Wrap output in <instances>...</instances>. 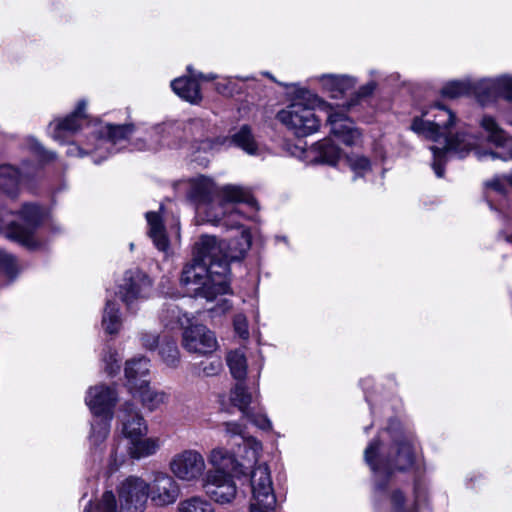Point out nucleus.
<instances>
[{
	"label": "nucleus",
	"instance_id": "1",
	"mask_svg": "<svg viewBox=\"0 0 512 512\" xmlns=\"http://www.w3.org/2000/svg\"><path fill=\"white\" fill-rule=\"evenodd\" d=\"M251 246V236L243 230L228 244L213 235H201L194 244L193 259L185 265L181 285L195 298L213 301L229 291V264L242 259Z\"/></svg>",
	"mask_w": 512,
	"mask_h": 512
},
{
	"label": "nucleus",
	"instance_id": "2",
	"mask_svg": "<svg viewBox=\"0 0 512 512\" xmlns=\"http://www.w3.org/2000/svg\"><path fill=\"white\" fill-rule=\"evenodd\" d=\"M415 457V445L406 437L396 440L387 452L384 451L381 439L376 438L364 451L365 461L374 474L375 497L387 500L391 512H411L403 492L392 487L391 475L393 471L412 468Z\"/></svg>",
	"mask_w": 512,
	"mask_h": 512
},
{
	"label": "nucleus",
	"instance_id": "3",
	"mask_svg": "<svg viewBox=\"0 0 512 512\" xmlns=\"http://www.w3.org/2000/svg\"><path fill=\"white\" fill-rule=\"evenodd\" d=\"M320 108L327 114L331 133L346 145H354L360 138V132L347 116L316 94L302 91L287 107L278 112V120L296 136L305 137L318 131L320 119L315 109Z\"/></svg>",
	"mask_w": 512,
	"mask_h": 512
},
{
	"label": "nucleus",
	"instance_id": "4",
	"mask_svg": "<svg viewBox=\"0 0 512 512\" xmlns=\"http://www.w3.org/2000/svg\"><path fill=\"white\" fill-rule=\"evenodd\" d=\"M455 114L441 104H435L425 111L421 118H415L411 129L425 138L443 143L442 147L431 146L433 153L432 168L437 177L444 175L443 164L448 154L464 158L474 146L473 135L457 133L451 137V128L455 124Z\"/></svg>",
	"mask_w": 512,
	"mask_h": 512
},
{
	"label": "nucleus",
	"instance_id": "5",
	"mask_svg": "<svg viewBox=\"0 0 512 512\" xmlns=\"http://www.w3.org/2000/svg\"><path fill=\"white\" fill-rule=\"evenodd\" d=\"M216 187L213 181L205 176L197 177L190 182L189 196L197 204L198 212L206 214L207 221L215 225H223L227 228L240 227L243 215L235 206L236 203L256 205V200L249 191L234 185H227L217 193L218 198H213Z\"/></svg>",
	"mask_w": 512,
	"mask_h": 512
},
{
	"label": "nucleus",
	"instance_id": "6",
	"mask_svg": "<svg viewBox=\"0 0 512 512\" xmlns=\"http://www.w3.org/2000/svg\"><path fill=\"white\" fill-rule=\"evenodd\" d=\"M208 460L215 469L206 474L203 483L206 494L219 504L230 503L237 494V486L230 473L239 475L234 457L224 448H215Z\"/></svg>",
	"mask_w": 512,
	"mask_h": 512
},
{
	"label": "nucleus",
	"instance_id": "7",
	"mask_svg": "<svg viewBox=\"0 0 512 512\" xmlns=\"http://www.w3.org/2000/svg\"><path fill=\"white\" fill-rule=\"evenodd\" d=\"M148 483L140 477L130 476L118 486V501L106 491L95 505L86 506L84 512H144L148 501Z\"/></svg>",
	"mask_w": 512,
	"mask_h": 512
},
{
	"label": "nucleus",
	"instance_id": "8",
	"mask_svg": "<svg viewBox=\"0 0 512 512\" xmlns=\"http://www.w3.org/2000/svg\"><path fill=\"white\" fill-rule=\"evenodd\" d=\"M479 127L483 140L495 148L503 149V151L496 152L491 149H479L477 148L478 139L473 136L475 140L471 151H475L477 158L479 160L485 158L500 159L505 162L512 160V136L501 127L496 118L489 114L482 115L479 119Z\"/></svg>",
	"mask_w": 512,
	"mask_h": 512
},
{
	"label": "nucleus",
	"instance_id": "9",
	"mask_svg": "<svg viewBox=\"0 0 512 512\" xmlns=\"http://www.w3.org/2000/svg\"><path fill=\"white\" fill-rule=\"evenodd\" d=\"M252 500L250 512H270L275 509L276 496L269 467L258 465L251 472Z\"/></svg>",
	"mask_w": 512,
	"mask_h": 512
},
{
	"label": "nucleus",
	"instance_id": "10",
	"mask_svg": "<svg viewBox=\"0 0 512 512\" xmlns=\"http://www.w3.org/2000/svg\"><path fill=\"white\" fill-rule=\"evenodd\" d=\"M169 468L171 473L180 481L195 483L203 479L206 462L200 452L187 449L172 457Z\"/></svg>",
	"mask_w": 512,
	"mask_h": 512
},
{
	"label": "nucleus",
	"instance_id": "11",
	"mask_svg": "<svg viewBox=\"0 0 512 512\" xmlns=\"http://www.w3.org/2000/svg\"><path fill=\"white\" fill-rule=\"evenodd\" d=\"M151 288L150 278L143 271L135 268L125 272L117 294L127 308L132 309L138 301L149 296Z\"/></svg>",
	"mask_w": 512,
	"mask_h": 512
},
{
	"label": "nucleus",
	"instance_id": "12",
	"mask_svg": "<svg viewBox=\"0 0 512 512\" xmlns=\"http://www.w3.org/2000/svg\"><path fill=\"white\" fill-rule=\"evenodd\" d=\"M134 132L133 124H105L98 128L93 141L95 150L98 151L99 157L93 158L94 163L99 164L111 154V147L127 140Z\"/></svg>",
	"mask_w": 512,
	"mask_h": 512
},
{
	"label": "nucleus",
	"instance_id": "13",
	"mask_svg": "<svg viewBox=\"0 0 512 512\" xmlns=\"http://www.w3.org/2000/svg\"><path fill=\"white\" fill-rule=\"evenodd\" d=\"M182 346L190 353L208 355L218 348L214 332L202 324H189L182 335Z\"/></svg>",
	"mask_w": 512,
	"mask_h": 512
},
{
	"label": "nucleus",
	"instance_id": "14",
	"mask_svg": "<svg viewBox=\"0 0 512 512\" xmlns=\"http://www.w3.org/2000/svg\"><path fill=\"white\" fill-rule=\"evenodd\" d=\"M148 498L156 506L173 504L179 495V486L174 478L167 473L157 472L148 483Z\"/></svg>",
	"mask_w": 512,
	"mask_h": 512
},
{
	"label": "nucleus",
	"instance_id": "15",
	"mask_svg": "<svg viewBox=\"0 0 512 512\" xmlns=\"http://www.w3.org/2000/svg\"><path fill=\"white\" fill-rule=\"evenodd\" d=\"M235 446L234 453L229 454L234 457L239 475H245L247 471L255 464L262 451V445L254 437H241L240 441L232 443Z\"/></svg>",
	"mask_w": 512,
	"mask_h": 512
},
{
	"label": "nucleus",
	"instance_id": "16",
	"mask_svg": "<svg viewBox=\"0 0 512 512\" xmlns=\"http://www.w3.org/2000/svg\"><path fill=\"white\" fill-rule=\"evenodd\" d=\"M477 95L482 105H487L490 98L502 96L512 100V76L502 75L497 78L483 79L477 86Z\"/></svg>",
	"mask_w": 512,
	"mask_h": 512
},
{
	"label": "nucleus",
	"instance_id": "17",
	"mask_svg": "<svg viewBox=\"0 0 512 512\" xmlns=\"http://www.w3.org/2000/svg\"><path fill=\"white\" fill-rule=\"evenodd\" d=\"M117 396L113 388L96 385L89 388L85 402L94 416L112 415Z\"/></svg>",
	"mask_w": 512,
	"mask_h": 512
},
{
	"label": "nucleus",
	"instance_id": "18",
	"mask_svg": "<svg viewBox=\"0 0 512 512\" xmlns=\"http://www.w3.org/2000/svg\"><path fill=\"white\" fill-rule=\"evenodd\" d=\"M122 433L129 441L138 436H146L147 425L144 418L132 404H126L121 412Z\"/></svg>",
	"mask_w": 512,
	"mask_h": 512
},
{
	"label": "nucleus",
	"instance_id": "19",
	"mask_svg": "<svg viewBox=\"0 0 512 512\" xmlns=\"http://www.w3.org/2000/svg\"><path fill=\"white\" fill-rule=\"evenodd\" d=\"M85 108L86 103L84 101H81L79 102L76 110L71 115L52 123V137L57 141H63L67 135L73 134L78 129H80L81 122L85 118Z\"/></svg>",
	"mask_w": 512,
	"mask_h": 512
},
{
	"label": "nucleus",
	"instance_id": "20",
	"mask_svg": "<svg viewBox=\"0 0 512 512\" xmlns=\"http://www.w3.org/2000/svg\"><path fill=\"white\" fill-rule=\"evenodd\" d=\"M188 77H179L171 82V88L182 99L190 103H198L202 96L200 86L192 68L187 67Z\"/></svg>",
	"mask_w": 512,
	"mask_h": 512
},
{
	"label": "nucleus",
	"instance_id": "21",
	"mask_svg": "<svg viewBox=\"0 0 512 512\" xmlns=\"http://www.w3.org/2000/svg\"><path fill=\"white\" fill-rule=\"evenodd\" d=\"M322 89L332 98H338L354 88L356 81L347 75L325 74L318 78Z\"/></svg>",
	"mask_w": 512,
	"mask_h": 512
},
{
	"label": "nucleus",
	"instance_id": "22",
	"mask_svg": "<svg viewBox=\"0 0 512 512\" xmlns=\"http://www.w3.org/2000/svg\"><path fill=\"white\" fill-rule=\"evenodd\" d=\"M23 175L19 169L11 164L0 165V193L14 198L22 182Z\"/></svg>",
	"mask_w": 512,
	"mask_h": 512
},
{
	"label": "nucleus",
	"instance_id": "23",
	"mask_svg": "<svg viewBox=\"0 0 512 512\" xmlns=\"http://www.w3.org/2000/svg\"><path fill=\"white\" fill-rule=\"evenodd\" d=\"M149 370L150 360L144 356L127 361L125 376L132 391L139 388L143 380H147Z\"/></svg>",
	"mask_w": 512,
	"mask_h": 512
},
{
	"label": "nucleus",
	"instance_id": "24",
	"mask_svg": "<svg viewBox=\"0 0 512 512\" xmlns=\"http://www.w3.org/2000/svg\"><path fill=\"white\" fill-rule=\"evenodd\" d=\"M160 320L164 327L168 329H185V327L191 324L192 317L182 312L177 304L167 303L161 311Z\"/></svg>",
	"mask_w": 512,
	"mask_h": 512
},
{
	"label": "nucleus",
	"instance_id": "25",
	"mask_svg": "<svg viewBox=\"0 0 512 512\" xmlns=\"http://www.w3.org/2000/svg\"><path fill=\"white\" fill-rule=\"evenodd\" d=\"M160 446L158 438L138 436L128 441V453L134 459H141L155 454Z\"/></svg>",
	"mask_w": 512,
	"mask_h": 512
},
{
	"label": "nucleus",
	"instance_id": "26",
	"mask_svg": "<svg viewBox=\"0 0 512 512\" xmlns=\"http://www.w3.org/2000/svg\"><path fill=\"white\" fill-rule=\"evenodd\" d=\"M146 219L148 223V235L152 239L155 247L162 252L169 248V240L160 215L156 212H147Z\"/></svg>",
	"mask_w": 512,
	"mask_h": 512
},
{
	"label": "nucleus",
	"instance_id": "27",
	"mask_svg": "<svg viewBox=\"0 0 512 512\" xmlns=\"http://www.w3.org/2000/svg\"><path fill=\"white\" fill-rule=\"evenodd\" d=\"M148 380H143L139 388L133 390L134 395H138L143 406L150 411L158 409L168 401V394L164 391L153 390L149 387Z\"/></svg>",
	"mask_w": 512,
	"mask_h": 512
},
{
	"label": "nucleus",
	"instance_id": "28",
	"mask_svg": "<svg viewBox=\"0 0 512 512\" xmlns=\"http://www.w3.org/2000/svg\"><path fill=\"white\" fill-rule=\"evenodd\" d=\"M257 396L247 391L243 381H239L230 391V402L233 406L237 407L243 417H251L250 405L256 400Z\"/></svg>",
	"mask_w": 512,
	"mask_h": 512
},
{
	"label": "nucleus",
	"instance_id": "29",
	"mask_svg": "<svg viewBox=\"0 0 512 512\" xmlns=\"http://www.w3.org/2000/svg\"><path fill=\"white\" fill-rule=\"evenodd\" d=\"M315 160L320 163L335 165L340 157V150L330 139H324L313 146Z\"/></svg>",
	"mask_w": 512,
	"mask_h": 512
},
{
	"label": "nucleus",
	"instance_id": "30",
	"mask_svg": "<svg viewBox=\"0 0 512 512\" xmlns=\"http://www.w3.org/2000/svg\"><path fill=\"white\" fill-rule=\"evenodd\" d=\"M226 361L233 378L243 381L247 375V360L244 352L240 349L230 351Z\"/></svg>",
	"mask_w": 512,
	"mask_h": 512
},
{
	"label": "nucleus",
	"instance_id": "31",
	"mask_svg": "<svg viewBox=\"0 0 512 512\" xmlns=\"http://www.w3.org/2000/svg\"><path fill=\"white\" fill-rule=\"evenodd\" d=\"M91 424L90 442L94 446L100 445L108 436L112 415L94 416Z\"/></svg>",
	"mask_w": 512,
	"mask_h": 512
},
{
	"label": "nucleus",
	"instance_id": "32",
	"mask_svg": "<svg viewBox=\"0 0 512 512\" xmlns=\"http://www.w3.org/2000/svg\"><path fill=\"white\" fill-rule=\"evenodd\" d=\"M121 324L118 306L112 301H107L102 317L103 329L108 334H115L120 330Z\"/></svg>",
	"mask_w": 512,
	"mask_h": 512
},
{
	"label": "nucleus",
	"instance_id": "33",
	"mask_svg": "<svg viewBox=\"0 0 512 512\" xmlns=\"http://www.w3.org/2000/svg\"><path fill=\"white\" fill-rule=\"evenodd\" d=\"M159 356L167 367L177 368L180 363V351L176 341L163 338L159 347Z\"/></svg>",
	"mask_w": 512,
	"mask_h": 512
},
{
	"label": "nucleus",
	"instance_id": "34",
	"mask_svg": "<svg viewBox=\"0 0 512 512\" xmlns=\"http://www.w3.org/2000/svg\"><path fill=\"white\" fill-rule=\"evenodd\" d=\"M232 142L250 155L257 154L258 145L249 126H242L233 136Z\"/></svg>",
	"mask_w": 512,
	"mask_h": 512
},
{
	"label": "nucleus",
	"instance_id": "35",
	"mask_svg": "<svg viewBox=\"0 0 512 512\" xmlns=\"http://www.w3.org/2000/svg\"><path fill=\"white\" fill-rule=\"evenodd\" d=\"M346 162L354 173V180L366 176L371 171V162L363 155L350 154L346 157Z\"/></svg>",
	"mask_w": 512,
	"mask_h": 512
},
{
	"label": "nucleus",
	"instance_id": "36",
	"mask_svg": "<svg viewBox=\"0 0 512 512\" xmlns=\"http://www.w3.org/2000/svg\"><path fill=\"white\" fill-rule=\"evenodd\" d=\"M177 509L178 512H215L212 504L199 496L181 501Z\"/></svg>",
	"mask_w": 512,
	"mask_h": 512
},
{
	"label": "nucleus",
	"instance_id": "37",
	"mask_svg": "<svg viewBox=\"0 0 512 512\" xmlns=\"http://www.w3.org/2000/svg\"><path fill=\"white\" fill-rule=\"evenodd\" d=\"M470 87L468 83L463 81L448 82L442 88V95L448 98H457L469 92Z\"/></svg>",
	"mask_w": 512,
	"mask_h": 512
},
{
	"label": "nucleus",
	"instance_id": "38",
	"mask_svg": "<svg viewBox=\"0 0 512 512\" xmlns=\"http://www.w3.org/2000/svg\"><path fill=\"white\" fill-rule=\"evenodd\" d=\"M105 369L109 375H113L120 369V357L116 350L108 348L103 355Z\"/></svg>",
	"mask_w": 512,
	"mask_h": 512
},
{
	"label": "nucleus",
	"instance_id": "39",
	"mask_svg": "<svg viewBox=\"0 0 512 512\" xmlns=\"http://www.w3.org/2000/svg\"><path fill=\"white\" fill-rule=\"evenodd\" d=\"M88 154H94V158L99 157L98 151L95 150L93 138L89 140L85 148L71 144L67 149V155L71 157H83Z\"/></svg>",
	"mask_w": 512,
	"mask_h": 512
},
{
	"label": "nucleus",
	"instance_id": "40",
	"mask_svg": "<svg viewBox=\"0 0 512 512\" xmlns=\"http://www.w3.org/2000/svg\"><path fill=\"white\" fill-rule=\"evenodd\" d=\"M160 336L156 331L141 330L139 332V341L145 349L154 350L159 344Z\"/></svg>",
	"mask_w": 512,
	"mask_h": 512
},
{
	"label": "nucleus",
	"instance_id": "41",
	"mask_svg": "<svg viewBox=\"0 0 512 512\" xmlns=\"http://www.w3.org/2000/svg\"><path fill=\"white\" fill-rule=\"evenodd\" d=\"M0 267L9 277H14L17 272V265L12 255L0 250Z\"/></svg>",
	"mask_w": 512,
	"mask_h": 512
},
{
	"label": "nucleus",
	"instance_id": "42",
	"mask_svg": "<svg viewBox=\"0 0 512 512\" xmlns=\"http://www.w3.org/2000/svg\"><path fill=\"white\" fill-rule=\"evenodd\" d=\"M224 427L226 434L229 435L234 440L233 443L240 441L241 437H246L244 435V427L240 423L225 422Z\"/></svg>",
	"mask_w": 512,
	"mask_h": 512
},
{
	"label": "nucleus",
	"instance_id": "43",
	"mask_svg": "<svg viewBox=\"0 0 512 512\" xmlns=\"http://www.w3.org/2000/svg\"><path fill=\"white\" fill-rule=\"evenodd\" d=\"M235 332L243 339L249 337L247 319L243 314H238L234 317L233 321Z\"/></svg>",
	"mask_w": 512,
	"mask_h": 512
},
{
	"label": "nucleus",
	"instance_id": "44",
	"mask_svg": "<svg viewBox=\"0 0 512 512\" xmlns=\"http://www.w3.org/2000/svg\"><path fill=\"white\" fill-rule=\"evenodd\" d=\"M486 185L489 189L498 194H505L506 187L507 185H509V182L507 181V175L497 176L490 180L489 182H487Z\"/></svg>",
	"mask_w": 512,
	"mask_h": 512
},
{
	"label": "nucleus",
	"instance_id": "45",
	"mask_svg": "<svg viewBox=\"0 0 512 512\" xmlns=\"http://www.w3.org/2000/svg\"><path fill=\"white\" fill-rule=\"evenodd\" d=\"M249 421H251L253 424H255L257 427H259L262 430H270L272 428V423L268 419L266 415L263 414H255L251 410V417H245Z\"/></svg>",
	"mask_w": 512,
	"mask_h": 512
},
{
	"label": "nucleus",
	"instance_id": "46",
	"mask_svg": "<svg viewBox=\"0 0 512 512\" xmlns=\"http://www.w3.org/2000/svg\"><path fill=\"white\" fill-rule=\"evenodd\" d=\"M222 369L221 360H213L207 363H202V373L204 376H214L218 374Z\"/></svg>",
	"mask_w": 512,
	"mask_h": 512
},
{
	"label": "nucleus",
	"instance_id": "47",
	"mask_svg": "<svg viewBox=\"0 0 512 512\" xmlns=\"http://www.w3.org/2000/svg\"><path fill=\"white\" fill-rule=\"evenodd\" d=\"M30 142L31 149L41 158V160L50 161L55 158L54 153L46 151L36 140L32 139Z\"/></svg>",
	"mask_w": 512,
	"mask_h": 512
},
{
	"label": "nucleus",
	"instance_id": "48",
	"mask_svg": "<svg viewBox=\"0 0 512 512\" xmlns=\"http://www.w3.org/2000/svg\"><path fill=\"white\" fill-rule=\"evenodd\" d=\"M216 90L223 95H232L234 92V87L232 85V81L230 78H226L221 82H218L216 84Z\"/></svg>",
	"mask_w": 512,
	"mask_h": 512
},
{
	"label": "nucleus",
	"instance_id": "49",
	"mask_svg": "<svg viewBox=\"0 0 512 512\" xmlns=\"http://www.w3.org/2000/svg\"><path fill=\"white\" fill-rule=\"evenodd\" d=\"M375 87H376V85L374 82H369V83L365 84L364 86H362L358 90L357 96L360 98L367 97L373 93Z\"/></svg>",
	"mask_w": 512,
	"mask_h": 512
},
{
	"label": "nucleus",
	"instance_id": "50",
	"mask_svg": "<svg viewBox=\"0 0 512 512\" xmlns=\"http://www.w3.org/2000/svg\"><path fill=\"white\" fill-rule=\"evenodd\" d=\"M195 75H196V79L197 80L198 79H202V80H205V81H210V80L216 79V75L212 74V73L206 74V75L202 74V73H197V74L195 73Z\"/></svg>",
	"mask_w": 512,
	"mask_h": 512
},
{
	"label": "nucleus",
	"instance_id": "51",
	"mask_svg": "<svg viewBox=\"0 0 512 512\" xmlns=\"http://www.w3.org/2000/svg\"><path fill=\"white\" fill-rule=\"evenodd\" d=\"M231 308V305L227 300H223L221 304L219 305V308L217 310H220L221 312H226Z\"/></svg>",
	"mask_w": 512,
	"mask_h": 512
},
{
	"label": "nucleus",
	"instance_id": "52",
	"mask_svg": "<svg viewBox=\"0 0 512 512\" xmlns=\"http://www.w3.org/2000/svg\"><path fill=\"white\" fill-rule=\"evenodd\" d=\"M503 117H504L505 122H506L508 125L512 126V109H511V110H509V111H507V112L504 114V116H503Z\"/></svg>",
	"mask_w": 512,
	"mask_h": 512
},
{
	"label": "nucleus",
	"instance_id": "53",
	"mask_svg": "<svg viewBox=\"0 0 512 512\" xmlns=\"http://www.w3.org/2000/svg\"><path fill=\"white\" fill-rule=\"evenodd\" d=\"M507 181L509 182V185L512 187V172L507 174Z\"/></svg>",
	"mask_w": 512,
	"mask_h": 512
}]
</instances>
